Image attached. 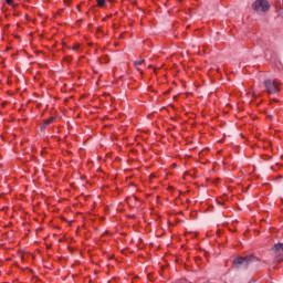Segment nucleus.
<instances>
[{"label": "nucleus", "instance_id": "f257e3e1", "mask_svg": "<svg viewBox=\"0 0 283 283\" xmlns=\"http://www.w3.org/2000/svg\"><path fill=\"white\" fill-rule=\"evenodd\" d=\"M281 85L282 84L277 80H265L264 81V87H265V92H268V94L280 93Z\"/></svg>", "mask_w": 283, "mask_h": 283}, {"label": "nucleus", "instance_id": "f03ea898", "mask_svg": "<svg viewBox=\"0 0 283 283\" xmlns=\"http://www.w3.org/2000/svg\"><path fill=\"white\" fill-rule=\"evenodd\" d=\"M270 8L271 3H269L268 0H256L252 4V10H254V12H269Z\"/></svg>", "mask_w": 283, "mask_h": 283}, {"label": "nucleus", "instance_id": "7ed1b4c3", "mask_svg": "<svg viewBox=\"0 0 283 283\" xmlns=\"http://www.w3.org/2000/svg\"><path fill=\"white\" fill-rule=\"evenodd\" d=\"M255 260L254 255L249 256H239L234 260V264H249L250 262H253Z\"/></svg>", "mask_w": 283, "mask_h": 283}, {"label": "nucleus", "instance_id": "20e7f679", "mask_svg": "<svg viewBox=\"0 0 283 283\" xmlns=\"http://www.w3.org/2000/svg\"><path fill=\"white\" fill-rule=\"evenodd\" d=\"M140 65H145V60H137L134 62V67H136L139 74H143V69H140Z\"/></svg>", "mask_w": 283, "mask_h": 283}, {"label": "nucleus", "instance_id": "39448f33", "mask_svg": "<svg viewBox=\"0 0 283 283\" xmlns=\"http://www.w3.org/2000/svg\"><path fill=\"white\" fill-rule=\"evenodd\" d=\"M96 7L102 9L107 8V0H96Z\"/></svg>", "mask_w": 283, "mask_h": 283}, {"label": "nucleus", "instance_id": "423d86ee", "mask_svg": "<svg viewBox=\"0 0 283 283\" xmlns=\"http://www.w3.org/2000/svg\"><path fill=\"white\" fill-rule=\"evenodd\" d=\"M272 251H274L275 253H280V251H283V243L275 244Z\"/></svg>", "mask_w": 283, "mask_h": 283}, {"label": "nucleus", "instance_id": "0eeeda50", "mask_svg": "<svg viewBox=\"0 0 283 283\" xmlns=\"http://www.w3.org/2000/svg\"><path fill=\"white\" fill-rule=\"evenodd\" d=\"M56 120V117H50L44 120V127H48V125H52V123Z\"/></svg>", "mask_w": 283, "mask_h": 283}, {"label": "nucleus", "instance_id": "6e6552de", "mask_svg": "<svg viewBox=\"0 0 283 283\" xmlns=\"http://www.w3.org/2000/svg\"><path fill=\"white\" fill-rule=\"evenodd\" d=\"M72 50H74V52H78V50H81V44H74Z\"/></svg>", "mask_w": 283, "mask_h": 283}, {"label": "nucleus", "instance_id": "1a4fd4ad", "mask_svg": "<svg viewBox=\"0 0 283 283\" xmlns=\"http://www.w3.org/2000/svg\"><path fill=\"white\" fill-rule=\"evenodd\" d=\"M6 3H7L8 6H12V3H14V0H6Z\"/></svg>", "mask_w": 283, "mask_h": 283}, {"label": "nucleus", "instance_id": "9d476101", "mask_svg": "<svg viewBox=\"0 0 283 283\" xmlns=\"http://www.w3.org/2000/svg\"><path fill=\"white\" fill-rule=\"evenodd\" d=\"M65 6H70L72 3V0H64Z\"/></svg>", "mask_w": 283, "mask_h": 283}, {"label": "nucleus", "instance_id": "9b49d317", "mask_svg": "<svg viewBox=\"0 0 283 283\" xmlns=\"http://www.w3.org/2000/svg\"><path fill=\"white\" fill-rule=\"evenodd\" d=\"M282 260H283V256H280V259L277 260L279 262H282Z\"/></svg>", "mask_w": 283, "mask_h": 283}]
</instances>
